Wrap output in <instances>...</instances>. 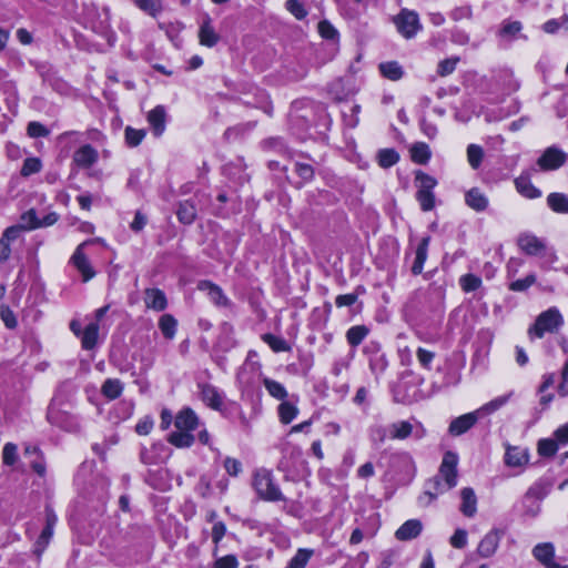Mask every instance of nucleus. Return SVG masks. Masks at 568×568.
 Instances as JSON below:
<instances>
[{"label": "nucleus", "mask_w": 568, "mask_h": 568, "mask_svg": "<svg viewBox=\"0 0 568 568\" xmlns=\"http://www.w3.org/2000/svg\"><path fill=\"white\" fill-rule=\"evenodd\" d=\"M393 22L397 31L406 39L413 38L423 28L418 14L407 9H403L395 16Z\"/></svg>", "instance_id": "obj_5"}, {"label": "nucleus", "mask_w": 568, "mask_h": 568, "mask_svg": "<svg viewBox=\"0 0 568 568\" xmlns=\"http://www.w3.org/2000/svg\"><path fill=\"white\" fill-rule=\"evenodd\" d=\"M146 223H148L146 215L143 214L141 211H136L135 215H134V219H133V221L130 224V229L133 232L139 233V232H141L144 229Z\"/></svg>", "instance_id": "obj_62"}, {"label": "nucleus", "mask_w": 568, "mask_h": 568, "mask_svg": "<svg viewBox=\"0 0 568 568\" xmlns=\"http://www.w3.org/2000/svg\"><path fill=\"white\" fill-rule=\"evenodd\" d=\"M123 388H124V385L120 379L108 378L104 381V383L101 387V393L108 399L113 400L121 396Z\"/></svg>", "instance_id": "obj_27"}, {"label": "nucleus", "mask_w": 568, "mask_h": 568, "mask_svg": "<svg viewBox=\"0 0 568 568\" xmlns=\"http://www.w3.org/2000/svg\"><path fill=\"white\" fill-rule=\"evenodd\" d=\"M226 534V526L223 521H215L212 527V540L217 545Z\"/></svg>", "instance_id": "obj_63"}, {"label": "nucleus", "mask_w": 568, "mask_h": 568, "mask_svg": "<svg viewBox=\"0 0 568 568\" xmlns=\"http://www.w3.org/2000/svg\"><path fill=\"white\" fill-rule=\"evenodd\" d=\"M278 417L281 423L290 424L298 414V408L295 402L282 400L277 408Z\"/></svg>", "instance_id": "obj_29"}, {"label": "nucleus", "mask_w": 568, "mask_h": 568, "mask_svg": "<svg viewBox=\"0 0 568 568\" xmlns=\"http://www.w3.org/2000/svg\"><path fill=\"white\" fill-rule=\"evenodd\" d=\"M424 525L420 520L409 519L405 521L396 531L395 537L399 541H409L418 537L423 531Z\"/></svg>", "instance_id": "obj_18"}, {"label": "nucleus", "mask_w": 568, "mask_h": 568, "mask_svg": "<svg viewBox=\"0 0 568 568\" xmlns=\"http://www.w3.org/2000/svg\"><path fill=\"white\" fill-rule=\"evenodd\" d=\"M145 134L146 132L143 129L138 130L132 126H126L124 130V139L126 145L130 148L138 146L145 138Z\"/></svg>", "instance_id": "obj_39"}, {"label": "nucleus", "mask_w": 568, "mask_h": 568, "mask_svg": "<svg viewBox=\"0 0 568 568\" xmlns=\"http://www.w3.org/2000/svg\"><path fill=\"white\" fill-rule=\"evenodd\" d=\"M18 462V446L7 443L2 449V463L6 466H13Z\"/></svg>", "instance_id": "obj_46"}, {"label": "nucleus", "mask_w": 568, "mask_h": 568, "mask_svg": "<svg viewBox=\"0 0 568 568\" xmlns=\"http://www.w3.org/2000/svg\"><path fill=\"white\" fill-rule=\"evenodd\" d=\"M318 33L326 40H336L338 38V31L327 20H323L317 26Z\"/></svg>", "instance_id": "obj_51"}, {"label": "nucleus", "mask_w": 568, "mask_h": 568, "mask_svg": "<svg viewBox=\"0 0 568 568\" xmlns=\"http://www.w3.org/2000/svg\"><path fill=\"white\" fill-rule=\"evenodd\" d=\"M523 29L520 21H504L499 30V36L514 39Z\"/></svg>", "instance_id": "obj_45"}, {"label": "nucleus", "mask_w": 568, "mask_h": 568, "mask_svg": "<svg viewBox=\"0 0 568 568\" xmlns=\"http://www.w3.org/2000/svg\"><path fill=\"white\" fill-rule=\"evenodd\" d=\"M197 288L204 292L207 297L216 306L225 307L229 305V298L223 293L222 288L210 281H201L197 284Z\"/></svg>", "instance_id": "obj_17"}, {"label": "nucleus", "mask_w": 568, "mask_h": 568, "mask_svg": "<svg viewBox=\"0 0 568 568\" xmlns=\"http://www.w3.org/2000/svg\"><path fill=\"white\" fill-rule=\"evenodd\" d=\"M410 160L417 164L426 163V144L417 142L409 148Z\"/></svg>", "instance_id": "obj_49"}, {"label": "nucleus", "mask_w": 568, "mask_h": 568, "mask_svg": "<svg viewBox=\"0 0 568 568\" xmlns=\"http://www.w3.org/2000/svg\"><path fill=\"white\" fill-rule=\"evenodd\" d=\"M484 150L480 145L469 144L467 146V161L471 169L477 170L483 162Z\"/></svg>", "instance_id": "obj_38"}, {"label": "nucleus", "mask_w": 568, "mask_h": 568, "mask_svg": "<svg viewBox=\"0 0 568 568\" xmlns=\"http://www.w3.org/2000/svg\"><path fill=\"white\" fill-rule=\"evenodd\" d=\"M378 164L384 168H390L399 160L398 153L394 149H383L378 152Z\"/></svg>", "instance_id": "obj_40"}, {"label": "nucleus", "mask_w": 568, "mask_h": 568, "mask_svg": "<svg viewBox=\"0 0 568 568\" xmlns=\"http://www.w3.org/2000/svg\"><path fill=\"white\" fill-rule=\"evenodd\" d=\"M462 497V504H460V511L466 517H473L475 516L477 511V497L475 495V491L470 487H465L460 491Z\"/></svg>", "instance_id": "obj_23"}, {"label": "nucleus", "mask_w": 568, "mask_h": 568, "mask_svg": "<svg viewBox=\"0 0 568 568\" xmlns=\"http://www.w3.org/2000/svg\"><path fill=\"white\" fill-rule=\"evenodd\" d=\"M399 556L397 549H386L381 554V564L378 568H390Z\"/></svg>", "instance_id": "obj_53"}, {"label": "nucleus", "mask_w": 568, "mask_h": 568, "mask_svg": "<svg viewBox=\"0 0 568 568\" xmlns=\"http://www.w3.org/2000/svg\"><path fill=\"white\" fill-rule=\"evenodd\" d=\"M99 160L98 151L90 144H84L74 151L72 161L80 169H90Z\"/></svg>", "instance_id": "obj_14"}, {"label": "nucleus", "mask_w": 568, "mask_h": 568, "mask_svg": "<svg viewBox=\"0 0 568 568\" xmlns=\"http://www.w3.org/2000/svg\"><path fill=\"white\" fill-rule=\"evenodd\" d=\"M415 186L417 187V200L423 211H426V175L422 170L415 172Z\"/></svg>", "instance_id": "obj_37"}, {"label": "nucleus", "mask_w": 568, "mask_h": 568, "mask_svg": "<svg viewBox=\"0 0 568 568\" xmlns=\"http://www.w3.org/2000/svg\"><path fill=\"white\" fill-rule=\"evenodd\" d=\"M174 426L179 430L191 433L199 426L196 414L189 407L181 409L174 418Z\"/></svg>", "instance_id": "obj_19"}, {"label": "nucleus", "mask_w": 568, "mask_h": 568, "mask_svg": "<svg viewBox=\"0 0 568 568\" xmlns=\"http://www.w3.org/2000/svg\"><path fill=\"white\" fill-rule=\"evenodd\" d=\"M519 248L527 255L538 256L545 251V242L530 233L520 234L517 240Z\"/></svg>", "instance_id": "obj_15"}, {"label": "nucleus", "mask_w": 568, "mask_h": 568, "mask_svg": "<svg viewBox=\"0 0 568 568\" xmlns=\"http://www.w3.org/2000/svg\"><path fill=\"white\" fill-rule=\"evenodd\" d=\"M535 282L536 276L534 274H529L525 278L511 282L509 285V290L514 292H523L530 287Z\"/></svg>", "instance_id": "obj_57"}, {"label": "nucleus", "mask_w": 568, "mask_h": 568, "mask_svg": "<svg viewBox=\"0 0 568 568\" xmlns=\"http://www.w3.org/2000/svg\"><path fill=\"white\" fill-rule=\"evenodd\" d=\"M197 37L200 44L207 48L215 47L221 40L220 34L213 26L212 18L207 13L202 17Z\"/></svg>", "instance_id": "obj_8"}, {"label": "nucleus", "mask_w": 568, "mask_h": 568, "mask_svg": "<svg viewBox=\"0 0 568 568\" xmlns=\"http://www.w3.org/2000/svg\"><path fill=\"white\" fill-rule=\"evenodd\" d=\"M457 464L458 456L456 453H445L440 467L439 474L434 478L436 487V494L447 491L456 486L457 484Z\"/></svg>", "instance_id": "obj_4"}, {"label": "nucleus", "mask_w": 568, "mask_h": 568, "mask_svg": "<svg viewBox=\"0 0 568 568\" xmlns=\"http://www.w3.org/2000/svg\"><path fill=\"white\" fill-rule=\"evenodd\" d=\"M92 241L82 242L74 251L71 256V263L74 267L81 273L83 282H88L94 277L95 272L92 268L88 257L85 256L83 250L87 245L91 244Z\"/></svg>", "instance_id": "obj_7"}, {"label": "nucleus", "mask_w": 568, "mask_h": 568, "mask_svg": "<svg viewBox=\"0 0 568 568\" xmlns=\"http://www.w3.org/2000/svg\"><path fill=\"white\" fill-rule=\"evenodd\" d=\"M369 437L376 444H383L387 439H390L389 436V425H374L369 428Z\"/></svg>", "instance_id": "obj_43"}, {"label": "nucleus", "mask_w": 568, "mask_h": 568, "mask_svg": "<svg viewBox=\"0 0 568 568\" xmlns=\"http://www.w3.org/2000/svg\"><path fill=\"white\" fill-rule=\"evenodd\" d=\"M178 219L183 224H191L196 217L195 205L191 201L181 202L176 212Z\"/></svg>", "instance_id": "obj_33"}, {"label": "nucleus", "mask_w": 568, "mask_h": 568, "mask_svg": "<svg viewBox=\"0 0 568 568\" xmlns=\"http://www.w3.org/2000/svg\"><path fill=\"white\" fill-rule=\"evenodd\" d=\"M509 397H510V394L494 398L493 400L488 402L487 404H485L483 407H480L478 409L479 415L494 413L495 410L503 407L509 400Z\"/></svg>", "instance_id": "obj_47"}, {"label": "nucleus", "mask_w": 568, "mask_h": 568, "mask_svg": "<svg viewBox=\"0 0 568 568\" xmlns=\"http://www.w3.org/2000/svg\"><path fill=\"white\" fill-rule=\"evenodd\" d=\"M532 556L546 568H568V565H561L554 560L555 546L551 542H540L532 548Z\"/></svg>", "instance_id": "obj_9"}, {"label": "nucleus", "mask_w": 568, "mask_h": 568, "mask_svg": "<svg viewBox=\"0 0 568 568\" xmlns=\"http://www.w3.org/2000/svg\"><path fill=\"white\" fill-rule=\"evenodd\" d=\"M547 204L556 213L568 214V196L564 193H550L547 196Z\"/></svg>", "instance_id": "obj_28"}, {"label": "nucleus", "mask_w": 568, "mask_h": 568, "mask_svg": "<svg viewBox=\"0 0 568 568\" xmlns=\"http://www.w3.org/2000/svg\"><path fill=\"white\" fill-rule=\"evenodd\" d=\"M515 186L517 192L526 199L534 200L541 196V191L531 183L528 174L516 178Z\"/></svg>", "instance_id": "obj_21"}, {"label": "nucleus", "mask_w": 568, "mask_h": 568, "mask_svg": "<svg viewBox=\"0 0 568 568\" xmlns=\"http://www.w3.org/2000/svg\"><path fill=\"white\" fill-rule=\"evenodd\" d=\"M459 285L466 293L478 290L481 285V278L475 274H465L459 278Z\"/></svg>", "instance_id": "obj_41"}, {"label": "nucleus", "mask_w": 568, "mask_h": 568, "mask_svg": "<svg viewBox=\"0 0 568 568\" xmlns=\"http://www.w3.org/2000/svg\"><path fill=\"white\" fill-rule=\"evenodd\" d=\"M479 410L464 414L450 422L448 433L452 436H460L468 432L479 419Z\"/></svg>", "instance_id": "obj_11"}, {"label": "nucleus", "mask_w": 568, "mask_h": 568, "mask_svg": "<svg viewBox=\"0 0 568 568\" xmlns=\"http://www.w3.org/2000/svg\"><path fill=\"white\" fill-rule=\"evenodd\" d=\"M368 334V328L364 325L352 326L346 333V339L353 347L358 346Z\"/></svg>", "instance_id": "obj_35"}, {"label": "nucleus", "mask_w": 568, "mask_h": 568, "mask_svg": "<svg viewBox=\"0 0 568 568\" xmlns=\"http://www.w3.org/2000/svg\"><path fill=\"white\" fill-rule=\"evenodd\" d=\"M134 4L146 13L155 17L162 11L161 0H133Z\"/></svg>", "instance_id": "obj_44"}, {"label": "nucleus", "mask_w": 568, "mask_h": 568, "mask_svg": "<svg viewBox=\"0 0 568 568\" xmlns=\"http://www.w3.org/2000/svg\"><path fill=\"white\" fill-rule=\"evenodd\" d=\"M458 61H459V58H457V57L445 59V60L440 61L438 63L437 73L440 77H446V75L453 73L454 70L456 69Z\"/></svg>", "instance_id": "obj_56"}, {"label": "nucleus", "mask_w": 568, "mask_h": 568, "mask_svg": "<svg viewBox=\"0 0 568 568\" xmlns=\"http://www.w3.org/2000/svg\"><path fill=\"white\" fill-rule=\"evenodd\" d=\"M0 317L7 328L13 329L17 327L18 321H17L16 314L9 306H7V305L0 306Z\"/></svg>", "instance_id": "obj_52"}, {"label": "nucleus", "mask_w": 568, "mask_h": 568, "mask_svg": "<svg viewBox=\"0 0 568 568\" xmlns=\"http://www.w3.org/2000/svg\"><path fill=\"white\" fill-rule=\"evenodd\" d=\"M426 298V293L423 290H418L415 294L407 301L405 305V316L406 320L416 324L423 314L424 303Z\"/></svg>", "instance_id": "obj_12"}, {"label": "nucleus", "mask_w": 568, "mask_h": 568, "mask_svg": "<svg viewBox=\"0 0 568 568\" xmlns=\"http://www.w3.org/2000/svg\"><path fill=\"white\" fill-rule=\"evenodd\" d=\"M27 132L31 138H44L50 133V131L43 124L37 121H32L28 124Z\"/></svg>", "instance_id": "obj_58"}, {"label": "nucleus", "mask_w": 568, "mask_h": 568, "mask_svg": "<svg viewBox=\"0 0 568 568\" xmlns=\"http://www.w3.org/2000/svg\"><path fill=\"white\" fill-rule=\"evenodd\" d=\"M202 400L213 409H221L223 406V396L216 387L210 384L201 385Z\"/></svg>", "instance_id": "obj_22"}, {"label": "nucleus", "mask_w": 568, "mask_h": 568, "mask_svg": "<svg viewBox=\"0 0 568 568\" xmlns=\"http://www.w3.org/2000/svg\"><path fill=\"white\" fill-rule=\"evenodd\" d=\"M564 323V316L556 306H552L541 312L536 317L535 323L528 328L527 334L530 339L542 338L547 333H557Z\"/></svg>", "instance_id": "obj_2"}, {"label": "nucleus", "mask_w": 568, "mask_h": 568, "mask_svg": "<svg viewBox=\"0 0 568 568\" xmlns=\"http://www.w3.org/2000/svg\"><path fill=\"white\" fill-rule=\"evenodd\" d=\"M262 339L275 353L291 351V346L287 344V342L284 338L275 336V335H273L271 333L263 334L262 335Z\"/></svg>", "instance_id": "obj_36"}, {"label": "nucleus", "mask_w": 568, "mask_h": 568, "mask_svg": "<svg viewBox=\"0 0 568 568\" xmlns=\"http://www.w3.org/2000/svg\"><path fill=\"white\" fill-rule=\"evenodd\" d=\"M252 488L257 497L264 501H284L285 497L277 485L273 471L261 467L252 473Z\"/></svg>", "instance_id": "obj_1"}, {"label": "nucleus", "mask_w": 568, "mask_h": 568, "mask_svg": "<svg viewBox=\"0 0 568 568\" xmlns=\"http://www.w3.org/2000/svg\"><path fill=\"white\" fill-rule=\"evenodd\" d=\"M501 536L503 532L499 529H491L490 531H488L478 545V555L481 558L491 557L499 546Z\"/></svg>", "instance_id": "obj_13"}, {"label": "nucleus", "mask_w": 568, "mask_h": 568, "mask_svg": "<svg viewBox=\"0 0 568 568\" xmlns=\"http://www.w3.org/2000/svg\"><path fill=\"white\" fill-rule=\"evenodd\" d=\"M425 250H426V239H423L418 245L416 251L415 262L412 266V272L414 275H418L423 272L424 261H425Z\"/></svg>", "instance_id": "obj_48"}, {"label": "nucleus", "mask_w": 568, "mask_h": 568, "mask_svg": "<svg viewBox=\"0 0 568 568\" xmlns=\"http://www.w3.org/2000/svg\"><path fill=\"white\" fill-rule=\"evenodd\" d=\"M194 436L184 430H176L169 435L168 442L178 448H186L193 445Z\"/></svg>", "instance_id": "obj_32"}, {"label": "nucleus", "mask_w": 568, "mask_h": 568, "mask_svg": "<svg viewBox=\"0 0 568 568\" xmlns=\"http://www.w3.org/2000/svg\"><path fill=\"white\" fill-rule=\"evenodd\" d=\"M224 468L230 476H237L242 471V463L239 459L226 457Z\"/></svg>", "instance_id": "obj_60"}, {"label": "nucleus", "mask_w": 568, "mask_h": 568, "mask_svg": "<svg viewBox=\"0 0 568 568\" xmlns=\"http://www.w3.org/2000/svg\"><path fill=\"white\" fill-rule=\"evenodd\" d=\"M237 558L233 555L221 557L215 561V568H237Z\"/></svg>", "instance_id": "obj_64"}, {"label": "nucleus", "mask_w": 568, "mask_h": 568, "mask_svg": "<svg viewBox=\"0 0 568 568\" xmlns=\"http://www.w3.org/2000/svg\"><path fill=\"white\" fill-rule=\"evenodd\" d=\"M414 429V425L408 420H399L389 424V436L390 439L403 440L408 438Z\"/></svg>", "instance_id": "obj_26"}, {"label": "nucleus", "mask_w": 568, "mask_h": 568, "mask_svg": "<svg viewBox=\"0 0 568 568\" xmlns=\"http://www.w3.org/2000/svg\"><path fill=\"white\" fill-rule=\"evenodd\" d=\"M100 326L98 323H90L85 326L81 334V346L82 348L90 351L93 349L98 344Z\"/></svg>", "instance_id": "obj_25"}, {"label": "nucleus", "mask_w": 568, "mask_h": 568, "mask_svg": "<svg viewBox=\"0 0 568 568\" xmlns=\"http://www.w3.org/2000/svg\"><path fill=\"white\" fill-rule=\"evenodd\" d=\"M379 71L384 78L397 81L403 77V69L396 61L384 62L379 64Z\"/></svg>", "instance_id": "obj_34"}, {"label": "nucleus", "mask_w": 568, "mask_h": 568, "mask_svg": "<svg viewBox=\"0 0 568 568\" xmlns=\"http://www.w3.org/2000/svg\"><path fill=\"white\" fill-rule=\"evenodd\" d=\"M41 161L37 158H28L24 160L21 174L24 176H29L31 174L38 173L41 170Z\"/></svg>", "instance_id": "obj_54"}, {"label": "nucleus", "mask_w": 568, "mask_h": 568, "mask_svg": "<svg viewBox=\"0 0 568 568\" xmlns=\"http://www.w3.org/2000/svg\"><path fill=\"white\" fill-rule=\"evenodd\" d=\"M423 379L416 378L412 372H405L400 381L394 386V400L400 404H412L422 399L419 386Z\"/></svg>", "instance_id": "obj_3"}, {"label": "nucleus", "mask_w": 568, "mask_h": 568, "mask_svg": "<svg viewBox=\"0 0 568 568\" xmlns=\"http://www.w3.org/2000/svg\"><path fill=\"white\" fill-rule=\"evenodd\" d=\"M262 383L270 396L281 402L286 399L288 394L283 384L270 377H263Z\"/></svg>", "instance_id": "obj_30"}, {"label": "nucleus", "mask_w": 568, "mask_h": 568, "mask_svg": "<svg viewBox=\"0 0 568 568\" xmlns=\"http://www.w3.org/2000/svg\"><path fill=\"white\" fill-rule=\"evenodd\" d=\"M148 122L155 136H160L165 130L166 112L164 106L158 105L148 113Z\"/></svg>", "instance_id": "obj_20"}, {"label": "nucleus", "mask_w": 568, "mask_h": 568, "mask_svg": "<svg viewBox=\"0 0 568 568\" xmlns=\"http://www.w3.org/2000/svg\"><path fill=\"white\" fill-rule=\"evenodd\" d=\"M558 442L556 439L544 438L538 442L537 450L540 456L551 457L558 450Z\"/></svg>", "instance_id": "obj_42"}, {"label": "nucleus", "mask_w": 568, "mask_h": 568, "mask_svg": "<svg viewBox=\"0 0 568 568\" xmlns=\"http://www.w3.org/2000/svg\"><path fill=\"white\" fill-rule=\"evenodd\" d=\"M285 8L291 12L297 20H303L307 16V11L304 4L298 0H287Z\"/></svg>", "instance_id": "obj_50"}, {"label": "nucleus", "mask_w": 568, "mask_h": 568, "mask_svg": "<svg viewBox=\"0 0 568 568\" xmlns=\"http://www.w3.org/2000/svg\"><path fill=\"white\" fill-rule=\"evenodd\" d=\"M21 222L22 224L20 226L22 227V230H32L39 227V220L37 217L34 210H29L24 212L21 215Z\"/></svg>", "instance_id": "obj_55"}, {"label": "nucleus", "mask_w": 568, "mask_h": 568, "mask_svg": "<svg viewBox=\"0 0 568 568\" xmlns=\"http://www.w3.org/2000/svg\"><path fill=\"white\" fill-rule=\"evenodd\" d=\"M178 321L171 314H163L159 320V328L163 336L173 339L176 334Z\"/></svg>", "instance_id": "obj_31"}, {"label": "nucleus", "mask_w": 568, "mask_h": 568, "mask_svg": "<svg viewBox=\"0 0 568 568\" xmlns=\"http://www.w3.org/2000/svg\"><path fill=\"white\" fill-rule=\"evenodd\" d=\"M568 155L556 146H550L544 151L538 159L537 164L544 171L557 170L565 164Z\"/></svg>", "instance_id": "obj_6"}, {"label": "nucleus", "mask_w": 568, "mask_h": 568, "mask_svg": "<svg viewBox=\"0 0 568 568\" xmlns=\"http://www.w3.org/2000/svg\"><path fill=\"white\" fill-rule=\"evenodd\" d=\"M144 304L149 310L162 312L168 307V298L162 290L149 287L144 290Z\"/></svg>", "instance_id": "obj_16"}, {"label": "nucleus", "mask_w": 568, "mask_h": 568, "mask_svg": "<svg viewBox=\"0 0 568 568\" xmlns=\"http://www.w3.org/2000/svg\"><path fill=\"white\" fill-rule=\"evenodd\" d=\"M504 460L506 466L523 470L529 463V450L525 447L507 445Z\"/></svg>", "instance_id": "obj_10"}, {"label": "nucleus", "mask_w": 568, "mask_h": 568, "mask_svg": "<svg viewBox=\"0 0 568 568\" xmlns=\"http://www.w3.org/2000/svg\"><path fill=\"white\" fill-rule=\"evenodd\" d=\"M295 172L305 182H308L314 178V169L312 165H310L307 163L297 162L295 164Z\"/></svg>", "instance_id": "obj_59"}, {"label": "nucleus", "mask_w": 568, "mask_h": 568, "mask_svg": "<svg viewBox=\"0 0 568 568\" xmlns=\"http://www.w3.org/2000/svg\"><path fill=\"white\" fill-rule=\"evenodd\" d=\"M465 201L470 209L477 212L485 211L488 206V199L477 187L470 189L466 193Z\"/></svg>", "instance_id": "obj_24"}, {"label": "nucleus", "mask_w": 568, "mask_h": 568, "mask_svg": "<svg viewBox=\"0 0 568 568\" xmlns=\"http://www.w3.org/2000/svg\"><path fill=\"white\" fill-rule=\"evenodd\" d=\"M450 544L454 548H464L467 544V531L464 529H457L450 537Z\"/></svg>", "instance_id": "obj_61"}]
</instances>
